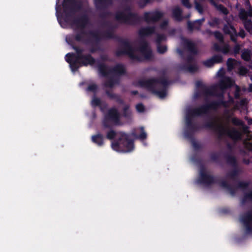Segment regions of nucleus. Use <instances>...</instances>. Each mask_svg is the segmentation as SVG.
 I'll return each mask as SVG.
<instances>
[{
  "label": "nucleus",
  "instance_id": "1",
  "mask_svg": "<svg viewBox=\"0 0 252 252\" xmlns=\"http://www.w3.org/2000/svg\"><path fill=\"white\" fill-rule=\"evenodd\" d=\"M122 49L123 51L121 52L118 51V55L126 54L134 60L138 61L149 60L152 57L151 50L147 43L145 42L141 44L139 49H134L132 45L128 43L123 44Z\"/></svg>",
  "mask_w": 252,
  "mask_h": 252
},
{
  "label": "nucleus",
  "instance_id": "2",
  "mask_svg": "<svg viewBox=\"0 0 252 252\" xmlns=\"http://www.w3.org/2000/svg\"><path fill=\"white\" fill-rule=\"evenodd\" d=\"M107 138L109 139L116 138L118 141L112 143V149L117 152H129L133 149V142L128 139L127 136L122 132H116L112 129L107 132Z\"/></svg>",
  "mask_w": 252,
  "mask_h": 252
},
{
  "label": "nucleus",
  "instance_id": "3",
  "mask_svg": "<svg viewBox=\"0 0 252 252\" xmlns=\"http://www.w3.org/2000/svg\"><path fill=\"white\" fill-rule=\"evenodd\" d=\"M167 82L165 80H157L154 79L140 80L137 86L147 88L158 97L163 98L167 94L166 86Z\"/></svg>",
  "mask_w": 252,
  "mask_h": 252
},
{
  "label": "nucleus",
  "instance_id": "4",
  "mask_svg": "<svg viewBox=\"0 0 252 252\" xmlns=\"http://www.w3.org/2000/svg\"><path fill=\"white\" fill-rule=\"evenodd\" d=\"M77 55L68 53L66 55L65 60L70 64V68L73 72L76 71L79 67L78 64L84 65L88 64L92 65L94 63V60L90 56L82 55V51L76 49Z\"/></svg>",
  "mask_w": 252,
  "mask_h": 252
},
{
  "label": "nucleus",
  "instance_id": "5",
  "mask_svg": "<svg viewBox=\"0 0 252 252\" xmlns=\"http://www.w3.org/2000/svg\"><path fill=\"white\" fill-rule=\"evenodd\" d=\"M213 127L220 135H226L234 140L241 139L242 133L240 130L232 127L228 124H224L221 122L214 124Z\"/></svg>",
  "mask_w": 252,
  "mask_h": 252
},
{
  "label": "nucleus",
  "instance_id": "6",
  "mask_svg": "<svg viewBox=\"0 0 252 252\" xmlns=\"http://www.w3.org/2000/svg\"><path fill=\"white\" fill-rule=\"evenodd\" d=\"M120 114L115 108L109 110L102 122V128H111L113 125L119 124Z\"/></svg>",
  "mask_w": 252,
  "mask_h": 252
},
{
  "label": "nucleus",
  "instance_id": "7",
  "mask_svg": "<svg viewBox=\"0 0 252 252\" xmlns=\"http://www.w3.org/2000/svg\"><path fill=\"white\" fill-rule=\"evenodd\" d=\"M234 82L229 77L223 78L220 82L219 85L213 86L210 88L211 92L210 93L212 95L217 94V91L219 89L222 92L224 89L232 86Z\"/></svg>",
  "mask_w": 252,
  "mask_h": 252
},
{
  "label": "nucleus",
  "instance_id": "8",
  "mask_svg": "<svg viewBox=\"0 0 252 252\" xmlns=\"http://www.w3.org/2000/svg\"><path fill=\"white\" fill-rule=\"evenodd\" d=\"M163 16V14L159 11L145 13V20L148 23H154L158 21Z\"/></svg>",
  "mask_w": 252,
  "mask_h": 252
},
{
  "label": "nucleus",
  "instance_id": "9",
  "mask_svg": "<svg viewBox=\"0 0 252 252\" xmlns=\"http://www.w3.org/2000/svg\"><path fill=\"white\" fill-rule=\"evenodd\" d=\"M241 221L246 228L247 233L252 230V213H248L242 216Z\"/></svg>",
  "mask_w": 252,
  "mask_h": 252
},
{
  "label": "nucleus",
  "instance_id": "10",
  "mask_svg": "<svg viewBox=\"0 0 252 252\" xmlns=\"http://www.w3.org/2000/svg\"><path fill=\"white\" fill-rule=\"evenodd\" d=\"M132 17L133 15L128 10L118 12L116 15V19L121 22H129V19Z\"/></svg>",
  "mask_w": 252,
  "mask_h": 252
},
{
  "label": "nucleus",
  "instance_id": "11",
  "mask_svg": "<svg viewBox=\"0 0 252 252\" xmlns=\"http://www.w3.org/2000/svg\"><path fill=\"white\" fill-rule=\"evenodd\" d=\"M247 13L242 11L240 14V18L243 21L245 28L247 31L252 34V22L251 20H247Z\"/></svg>",
  "mask_w": 252,
  "mask_h": 252
},
{
  "label": "nucleus",
  "instance_id": "12",
  "mask_svg": "<svg viewBox=\"0 0 252 252\" xmlns=\"http://www.w3.org/2000/svg\"><path fill=\"white\" fill-rule=\"evenodd\" d=\"M213 178L209 175L205 171L202 170L200 172V183L204 184H209L213 182Z\"/></svg>",
  "mask_w": 252,
  "mask_h": 252
},
{
  "label": "nucleus",
  "instance_id": "13",
  "mask_svg": "<svg viewBox=\"0 0 252 252\" xmlns=\"http://www.w3.org/2000/svg\"><path fill=\"white\" fill-rule=\"evenodd\" d=\"M231 121L234 125L236 126H241L244 132L245 133H248V139L250 140L251 139L252 136L250 133V132H248L247 126L244 124V123L242 121L236 118H233Z\"/></svg>",
  "mask_w": 252,
  "mask_h": 252
},
{
  "label": "nucleus",
  "instance_id": "14",
  "mask_svg": "<svg viewBox=\"0 0 252 252\" xmlns=\"http://www.w3.org/2000/svg\"><path fill=\"white\" fill-rule=\"evenodd\" d=\"M222 61V57L217 55L213 57L211 59L204 62V64L207 67H211L215 63H218Z\"/></svg>",
  "mask_w": 252,
  "mask_h": 252
},
{
  "label": "nucleus",
  "instance_id": "15",
  "mask_svg": "<svg viewBox=\"0 0 252 252\" xmlns=\"http://www.w3.org/2000/svg\"><path fill=\"white\" fill-rule=\"evenodd\" d=\"M181 43L182 44L187 48L190 52L193 53H196V50L194 48V44L191 41L182 38Z\"/></svg>",
  "mask_w": 252,
  "mask_h": 252
},
{
  "label": "nucleus",
  "instance_id": "16",
  "mask_svg": "<svg viewBox=\"0 0 252 252\" xmlns=\"http://www.w3.org/2000/svg\"><path fill=\"white\" fill-rule=\"evenodd\" d=\"M206 109L204 107L199 108L194 110H187L186 117L187 119H188L190 116H195L200 115L203 113L205 112Z\"/></svg>",
  "mask_w": 252,
  "mask_h": 252
},
{
  "label": "nucleus",
  "instance_id": "17",
  "mask_svg": "<svg viewBox=\"0 0 252 252\" xmlns=\"http://www.w3.org/2000/svg\"><path fill=\"white\" fill-rule=\"evenodd\" d=\"M224 31L225 33L229 34L232 40L236 41V36H237L235 29L231 26H225L224 27Z\"/></svg>",
  "mask_w": 252,
  "mask_h": 252
},
{
  "label": "nucleus",
  "instance_id": "18",
  "mask_svg": "<svg viewBox=\"0 0 252 252\" xmlns=\"http://www.w3.org/2000/svg\"><path fill=\"white\" fill-rule=\"evenodd\" d=\"M204 20H205L204 18H202L200 20H197L192 23H190V22H189L188 23V28L190 30H198L199 29L201 25L204 21Z\"/></svg>",
  "mask_w": 252,
  "mask_h": 252
},
{
  "label": "nucleus",
  "instance_id": "19",
  "mask_svg": "<svg viewBox=\"0 0 252 252\" xmlns=\"http://www.w3.org/2000/svg\"><path fill=\"white\" fill-rule=\"evenodd\" d=\"M204 20H205L204 18H202L200 20H197L192 23H190V22H189L188 23V28L190 30H198L199 29L201 25L204 21Z\"/></svg>",
  "mask_w": 252,
  "mask_h": 252
},
{
  "label": "nucleus",
  "instance_id": "20",
  "mask_svg": "<svg viewBox=\"0 0 252 252\" xmlns=\"http://www.w3.org/2000/svg\"><path fill=\"white\" fill-rule=\"evenodd\" d=\"M173 17L177 21H180L182 19V12L180 8L178 7H175L172 10Z\"/></svg>",
  "mask_w": 252,
  "mask_h": 252
},
{
  "label": "nucleus",
  "instance_id": "21",
  "mask_svg": "<svg viewBox=\"0 0 252 252\" xmlns=\"http://www.w3.org/2000/svg\"><path fill=\"white\" fill-rule=\"evenodd\" d=\"M240 63L234 60L229 59L227 62V68L228 70L231 71L236 66L239 65Z\"/></svg>",
  "mask_w": 252,
  "mask_h": 252
},
{
  "label": "nucleus",
  "instance_id": "22",
  "mask_svg": "<svg viewBox=\"0 0 252 252\" xmlns=\"http://www.w3.org/2000/svg\"><path fill=\"white\" fill-rule=\"evenodd\" d=\"M154 31L153 28H145L141 29L139 31V34L141 36L149 35L152 33Z\"/></svg>",
  "mask_w": 252,
  "mask_h": 252
},
{
  "label": "nucleus",
  "instance_id": "23",
  "mask_svg": "<svg viewBox=\"0 0 252 252\" xmlns=\"http://www.w3.org/2000/svg\"><path fill=\"white\" fill-rule=\"evenodd\" d=\"M125 71V68L124 66L121 64H118L113 70L111 71V72L117 74H122L124 73Z\"/></svg>",
  "mask_w": 252,
  "mask_h": 252
},
{
  "label": "nucleus",
  "instance_id": "24",
  "mask_svg": "<svg viewBox=\"0 0 252 252\" xmlns=\"http://www.w3.org/2000/svg\"><path fill=\"white\" fill-rule=\"evenodd\" d=\"M92 140L98 145H101L103 144V137L100 134H97L92 136Z\"/></svg>",
  "mask_w": 252,
  "mask_h": 252
},
{
  "label": "nucleus",
  "instance_id": "25",
  "mask_svg": "<svg viewBox=\"0 0 252 252\" xmlns=\"http://www.w3.org/2000/svg\"><path fill=\"white\" fill-rule=\"evenodd\" d=\"M214 48L216 51H221L224 53H227L229 50V47L228 45H224L223 48H221L219 45L217 44H214Z\"/></svg>",
  "mask_w": 252,
  "mask_h": 252
},
{
  "label": "nucleus",
  "instance_id": "26",
  "mask_svg": "<svg viewBox=\"0 0 252 252\" xmlns=\"http://www.w3.org/2000/svg\"><path fill=\"white\" fill-rule=\"evenodd\" d=\"M251 53L248 50H245L242 54V58L245 61H249L251 59Z\"/></svg>",
  "mask_w": 252,
  "mask_h": 252
},
{
  "label": "nucleus",
  "instance_id": "27",
  "mask_svg": "<svg viewBox=\"0 0 252 252\" xmlns=\"http://www.w3.org/2000/svg\"><path fill=\"white\" fill-rule=\"evenodd\" d=\"M98 69L100 73L103 75H106L108 73V71H110L109 69L106 66L100 65L98 66Z\"/></svg>",
  "mask_w": 252,
  "mask_h": 252
},
{
  "label": "nucleus",
  "instance_id": "28",
  "mask_svg": "<svg viewBox=\"0 0 252 252\" xmlns=\"http://www.w3.org/2000/svg\"><path fill=\"white\" fill-rule=\"evenodd\" d=\"M252 200V190L248 191L245 195L243 202Z\"/></svg>",
  "mask_w": 252,
  "mask_h": 252
},
{
  "label": "nucleus",
  "instance_id": "29",
  "mask_svg": "<svg viewBox=\"0 0 252 252\" xmlns=\"http://www.w3.org/2000/svg\"><path fill=\"white\" fill-rule=\"evenodd\" d=\"M86 22L84 19H80L74 23V24L76 25L78 28L82 29L85 25Z\"/></svg>",
  "mask_w": 252,
  "mask_h": 252
},
{
  "label": "nucleus",
  "instance_id": "30",
  "mask_svg": "<svg viewBox=\"0 0 252 252\" xmlns=\"http://www.w3.org/2000/svg\"><path fill=\"white\" fill-rule=\"evenodd\" d=\"M248 72V70L244 66H240L239 68L238 73L240 75H245Z\"/></svg>",
  "mask_w": 252,
  "mask_h": 252
},
{
  "label": "nucleus",
  "instance_id": "31",
  "mask_svg": "<svg viewBox=\"0 0 252 252\" xmlns=\"http://www.w3.org/2000/svg\"><path fill=\"white\" fill-rule=\"evenodd\" d=\"M194 3L196 9L199 12V13L201 14L203 12V8L202 6L198 3L195 0H194Z\"/></svg>",
  "mask_w": 252,
  "mask_h": 252
},
{
  "label": "nucleus",
  "instance_id": "32",
  "mask_svg": "<svg viewBox=\"0 0 252 252\" xmlns=\"http://www.w3.org/2000/svg\"><path fill=\"white\" fill-rule=\"evenodd\" d=\"M158 51L159 53H164L167 50V48L165 45H160L158 44Z\"/></svg>",
  "mask_w": 252,
  "mask_h": 252
},
{
  "label": "nucleus",
  "instance_id": "33",
  "mask_svg": "<svg viewBox=\"0 0 252 252\" xmlns=\"http://www.w3.org/2000/svg\"><path fill=\"white\" fill-rule=\"evenodd\" d=\"M219 23V20L217 18H213L209 22V24L212 27H215Z\"/></svg>",
  "mask_w": 252,
  "mask_h": 252
},
{
  "label": "nucleus",
  "instance_id": "34",
  "mask_svg": "<svg viewBox=\"0 0 252 252\" xmlns=\"http://www.w3.org/2000/svg\"><path fill=\"white\" fill-rule=\"evenodd\" d=\"M244 145L246 148L250 151H252V141H244Z\"/></svg>",
  "mask_w": 252,
  "mask_h": 252
},
{
  "label": "nucleus",
  "instance_id": "35",
  "mask_svg": "<svg viewBox=\"0 0 252 252\" xmlns=\"http://www.w3.org/2000/svg\"><path fill=\"white\" fill-rule=\"evenodd\" d=\"M185 69L189 72H193L197 69V68L196 65L193 64L186 67Z\"/></svg>",
  "mask_w": 252,
  "mask_h": 252
},
{
  "label": "nucleus",
  "instance_id": "36",
  "mask_svg": "<svg viewBox=\"0 0 252 252\" xmlns=\"http://www.w3.org/2000/svg\"><path fill=\"white\" fill-rule=\"evenodd\" d=\"M140 131L141 132V134L139 136L138 138L141 140L145 139L147 137L146 133L144 131L143 127H141Z\"/></svg>",
  "mask_w": 252,
  "mask_h": 252
},
{
  "label": "nucleus",
  "instance_id": "37",
  "mask_svg": "<svg viewBox=\"0 0 252 252\" xmlns=\"http://www.w3.org/2000/svg\"><path fill=\"white\" fill-rule=\"evenodd\" d=\"M136 110L139 112H142L144 111V106L142 104H138L136 106Z\"/></svg>",
  "mask_w": 252,
  "mask_h": 252
},
{
  "label": "nucleus",
  "instance_id": "38",
  "mask_svg": "<svg viewBox=\"0 0 252 252\" xmlns=\"http://www.w3.org/2000/svg\"><path fill=\"white\" fill-rule=\"evenodd\" d=\"M215 36L217 39H218L220 42L222 41V35L221 33L219 32H215L214 33Z\"/></svg>",
  "mask_w": 252,
  "mask_h": 252
},
{
  "label": "nucleus",
  "instance_id": "39",
  "mask_svg": "<svg viewBox=\"0 0 252 252\" xmlns=\"http://www.w3.org/2000/svg\"><path fill=\"white\" fill-rule=\"evenodd\" d=\"M92 105L94 106L98 105L100 103V100L96 98H94L92 100Z\"/></svg>",
  "mask_w": 252,
  "mask_h": 252
},
{
  "label": "nucleus",
  "instance_id": "40",
  "mask_svg": "<svg viewBox=\"0 0 252 252\" xmlns=\"http://www.w3.org/2000/svg\"><path fill=\"white\" fill-rule=\"evenodd\" d=\"M96 88V86L95 84H92L89 86L88 90L90 91L94 92Z\"/></svg>",
  "mask_w": 252,
  "mask_h": 252
},
{
  "label": "nucleus",
  "instance_id": "41",
  "mask_svg": "<svg viewBox=\"0 0 252 252\" xmlns=\"http://www.w3.org/2000/svg\"><path fill=\"white\" fill-rule=\"evenodd\" d=\"M165 36L164 35H158L157 37V42L158 43L159 42L164 40Z\"/></svg>",
  "mask_w": 252,
  "mask_h": 252
},
{
  "label": "nucleus",
  "instance_id": "42",
  "mask_svg": "<svg viewBox=\"0 0 252 252\" xmlns=\"http://www.w3.org/2000/svg\"><path fill=\"white\" fill-rule=\"evenodd\" d=\"M242 11H245L246 13H247V20H250L249 19H248V16H250V17H252V9H250L248 12H247L244 10H241V11L240 12V13H241ZM240 13H239L240 14Z\"/></svg>",
  "mask_w": 252,
  "mask_h": 252
},
{
  "label": "nucleus",
  "instance_id": "43",
  "mask_svg": "<svg viewBox=\"0 0 252 252\" xmlns=\"http://www.w3.org/2000/svg\"><path fill=\"white\" fill-rule=\"evenodd\" d=\"M182 2L184 5L186 6L188 8H190L191 7V5L189 2V0H181Z\"/></svg>",
  "mask_w": 252,
  "mask_h": 252
},
{
  "label": "nucleus",
  "instance_id": "44",
  "mask_svg": "<svg viewBox=\"0 0 252 252\" xmlns=\"http://www.w3.org/2000/svg\"><path fill=\"white\" fill-rule=\"evenodd\" d=\"M196 86L198 89H200L202 91H205V87L204 85H202L200 82L196 83Z\"/></svg>",
  "mask_w": 252,
  "mask_h": 252
},
{
  "label": "nucleus",
  "instance_id": "45",
  "mask_svg": "<svg viewBox=\"0 0 252 252\" xmlns=\"http://www.w3.org/2000/svg\"><path fill=\"white\" fill-rule=\"evenodd\" d=\"M168 24V22L166 21H164L163 23L160 25V28L161 29H165L166 27L167 26Z\"/></svg>",
  "mask_w": 252,
  "mask_h": 252
},
{
  "label": "nucleus",
  "instance_id": "46",
  "mask_svg": "<svg viewBox=\"0 0 252 252\" xmlns=\"http://www.w3.org/2000/svg\"><path fill=\"white\" fill-rule=\"evenodd\" d=\"M233 102V100H232V98H230L229 100V101L227 102V103H226V102H224L223 103V105L225 106V107H228L230 105V104L231 103H232Z\"/></svg>",
  "mask_w": 252,
  "mask_h": 252
},
{
  "label": "nucleus",
  "instance_id": "47",
  "mask_svg": "<svg viewBox=\"0 0 252 252\" xmlns=\"http://www.w3.org/2000/svg\"><path fill=\"white\" fill-rule=\"evenodd\" d=\"M150 0H141L140 3L141 6L145 5L146 3L149 2Z\"/></svg>",
  "mask_w": 252,
  "mask_h": 252
},
{
  "label": "nucleus",
  "instance_id": "48",
  "mask_svg": "<svg viewBox=\"0 0 252 252\" xmlns=\"http://www.w3.org/2000/svg\"><path fill=\"white\" fill-rule=\"evenodd\" d=\"M224 72V69L221 68L217 72V75L219 76H222L223 75Z\"/></svg>",
  "mask_w": 252,
  "mask_h": 252
},
{
  "label": "nucleus",
  "instance_id": "49",
  "mask_svg": "<svg viewBox=\"0 0 252 252\" xmlns=\"http://www.w3.org/2000/svg\"><path fill=\"white\" fill-rule=\"evenodd\" d=\"M238 35L241 36L242 38H244L245 36V33L244 31H241L239 33Z\"/></svg>",
  "mask_w": 252,
  "mask_h": 252
},
{
  "label": "nucleus",
  "instance_id": "50",
  "mask_svg": "<svg viewBox=\"0 0 252 252\" xmlns=\"http://www.w3.org/2000/svg\"><path fill=\"white\" fill-rule=\"evenodd\" d=\"M236 91H237V92L235 93V96L236 97H238V92L239 91V87L237 86H236Z\"/></svg>",
  "mask_w": 252,
  "mask_h": 252
},
{
  "label": "nucleus",
  "instance_id": "51",
  "mask_svg": "<svg viewBox=\"0 0 252 252\" xmlns=\"http://www.w3.org/2000/svg\"><path fill=\"white\" fill-rule=\"evenodd\" d=\"M247 120L248 123L249 125H252V119H249V118H247Z\"/></svg>",
  "mask_w": 252,
  "mask_h": 252
},
{
  "label": "nucleus",
  "instance_id": "52",
  "mask_svg": "<svg viewBox=\"0 0 252 252\" xmlns=\"http://www.w3.org/2000/svg\"><path fill=\"white\" fill-rule=\"evenodd\" d=\"M106 86L111 87H112L113 86V84L112 82H109V83H107L106 84Z\"/></svg>",
  "mask_w": 252,
  "mask_h": 252
},
{
  "label": "nucleus",
  "instance_id": "53",
  "mask_svg": "<svg viewBox=\"0 0 252 252\" xmlns=\"http://www.w3.org/2000/svg\"><path fill=\"white\" fill-rule=\"evenodd\" d=\"M249 89L251 91H252V84L250 85Z\"/></svg>",
  "mask_w": 252,
  "mask_h": 252
},
{
  "label": "nucleus",
  "instance_id": "54",
  "mask_svg": "<svg viewBox=\"0 0 252 252\" xmlns=\"http://www.w3.org/2000/svg\"><path fill=\"white\" fill-rule=\"evenodd\" d=\"M233 109H234V110L237 109V106H234Z\"/></svg>",
  "mask_w": 252,
  "mask_h": 252
},
{
  "label": "nucleus",
  "instance_id": "55",
  "mask_svg": "<svg viewBox=\"0 0 252 252\" xmlns=\"http://www.w3.org/2000/svg\"><path fill=\"white\" fill-rule=\"evenodd\" d=\"M76 38H77V40H80V38L79 37H78V36L76 37Z\"/></svg>",
  "mask_w": 252,
  "mask_h": 252
},
{
  "label": "nucleus",
  "instance_id": "56",
  "mask_svg": "<svg viewBox=\"0 0 252 252\" xmlns=\"http://www.w3.org/2000/svg\"><path fill=\"white\" fill-rule=\"evenodd\" d=\"M108 95L110 96V97H112L111 95H110L109 94H108Z\"/></svg>",
  "mask_w": 252,
  "mask_h": 252
},
{
  "label": "nucleus",
  "instance_id": "57",
  "mask_svg": "<svg viewBox=\"0 0 252 252\" xmlns=\"http://www.w3.org/2000/svg\"><path fill=\"white\" fill-rule=\"evenodd\" d=\"M178 52H179V53H180V50H178Z\"/></svg>",
  "mask_w": 252,
  "mask_h": 252
},
{
  "label": "nucleus",
  "instance_id": "58",
  "mask_svg": "<svg viewBox=\"0 0 252 252\" xmlns=\"http://www.w3.org/2000/svg\"><path fill=\"white\" fill-rule=\"evenodd\" d=\"M128 108V107H126L125 108V111L126 110V109Z\"/></svg>",
  "mask_w": 252,
  "mask_h": 252
},
{
  "label": "nucleus",
  "instance_id": "59",
  "mask_svg": "<svg viewBox=\"0 0 252 252\" xmlns=\"http://www.w3.org/2000/svg\"><path fill=\"white\" fill-rule=\"evenodd\" d=\"M238 52V50H237L236 51V53H237Z\"/></svg>",
  "mask_w": 252,
  "mask_h": 252
}]
</instances>
